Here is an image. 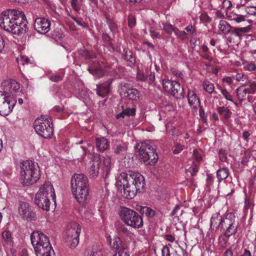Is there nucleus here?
Instances as JSON below:
<instances>
[{
	"label": "nucleus",
	"mask_w": 256,
	"mask_h": 256,
	"mask_svg": "<svg viewBox=\"0 0 256 256\" xmlns=\"http://www.w3.org/2000/svg\"><path fill=\"white\" fill-rule=\"evenodd\" d=\"M145 184L144 177L138 172H122L116 178V186L121 196L127 199H132L141 192Z\"/></svg>",
	"instance_id": "1"
},
{
	"label": "nucleus",
	"mask_w": 256,
	"mask_h": 256,
	"mask_svg": "<svg viewBox=\"0 0 256 256\" xmlns=\"http://www.w3.org/2000/svg\"><path fill=\"white\" fill-rule=\"evenodd\" d=\"M0 28L16 35L24 34L28 30V21L21 10L8 9L0 13Z\"/></svg>",
	"instance_id": "2"
},
{
	"label": "nucleus",
	"mask_w": 256,
	"mask_h": 256,
	"mask_svg": "<svg viewBox=\"0 0 256 256\" xmlns=\"http://www.w3.org/2000/svg\"><path fill=\"white\" fill-rule=\"evenodd\" d=\"M22 91L18 82L13 80L4 81L0 88V114L3 116L10 114L16 100V98L20 94Z\"/></svg>",
	"instance_id": "3"
},
{
	"label": "nucleus",
	"mask_w": 256,
	"mask_h": 256,
	"mask_svg": "<svg viewBox=\"0 0 256 256\" xmlns=\"http://www.w3.org/2000/svg\"><path fill=\"white\" fill-rule=\"evenodd\" d=\"M71 190L76 200L84 204L88 198V182L87 178L82 174H75L71 178Z\"/></svg>",
	"instance_id": "4"
},
{
	"label": "nucleus",
	"mask_w": 256,
	"mask_h": 256,
	"mask_svg": "<svg viewBox=\"0 0 256 256\" xmlns=\"http://www.w3.org/2000/svg\"><path fill=\"white\" fill-rule=\"evenodd\" d=\"M52 198L54 204H56V196L54 189L50 182H45L40 188L35 196V204L40 208L49 211Z\"/></svg>",
	"instance_id": "5"
},
{
	"label": "nucleus",
	"mask_w": 256,
	"mask_h": 256,
	"mask_svg": "<svg viewBox=\"0 0 256 256\" xmlns=\"http://www.w3.org/2000/svg\"><path fill=\"white\" fill-rule=\"evenodd\" d=\"M30 238L36 256H54V251L46 235L39 231H34Z\"/></svg>",
	"instance_id": "6"
},
{
	"label": "nucleus",
	"mask_w": 256,
	"mask_h": 256,
	"mask_svg": "<svg viewBox=\"0 0 256 256\" xmlns=\"http://www.w3.org/2000/svg\"><path fill=\"white\" fill-rule=\"evenodd\" d=\"M40 177V170L37 163L32 160L23 162L20 166V180L23 185L36 183Z\"/></svg>",
	"instance_id": "7"
},
{
	"label": "nucleus",
	"mask_w": 256,
	"mask_h": 256,
	"mask_svg": "<svg viewBox=\"0 0 256 256\" xmlns=\"http://www.w3.org/2000/svg\"><path fill=\"white\" fill-rule=\"evenodd\" d=\"M136 148L140 158L145 163L152 164L157 162L158 155L156 152V146L152 144L150 140L138 143Z\"/></svg>",
	"instance_id": "8"
},
{
	"label": "nucleus",
	"mask_w": 256,
	"mask_h": 256,
	"mask_svg": "<svg viewBox=\"0 0 256 256\" xmlns=\"http://www.w3.org/2000/svg\"><path fill=\"white\" fill-rule=\"evenodd\" d=\"M121 220L128 226L140 228L143 226L142 216L136 211L127 207H122L119 212Z\"/></svg>",
	"instance_id": "9"
},
{
	"label": "nucleus",
	"mask_w": 256,
	"mask_h": 256,
	"mask_svg": "<svg viewBox=\"0 0 256 256\" xmlns=\"http://www.w3.org/2000/svg\"><path fill=\"white\" fill-rule=\"evenodd\" d=\"M36 132L45 138H52L54 130L51 119L44 116L36 120L34 124Z\"/></svg>",
	"instance_id": "10"
},
{
	"label": "nucleus",
	"mask_w": 256,
	"mask_h": 256,
	"mask_svg": "<svg viewBox=\"0 0 256 256\" xmlns=\"http://www.w3.org/2000/svg\"><path fill=\"white\" fill-rule=\"evenodd\" d=\"M81 226L75 222H70L66 227L64 238L67 244L72 248H76L79 243Z\"/></svg>",
	"instance_id": "11"
},
{
	"label": "nucleus",
	"mask_w": 256,
	"mask_h": 256,
	"mask_svg": "<svg viewBox=\"0 0 256 256\" xmlns=\"http://www.w3.org/2000/svg\"><path fill=\"white\" fill-rule=\"evenodd\" d=\"M238 224L235 222V217L234 214H227L222 221V227L226 230L224 235L226 237L236 234L237 230Z\"/></svg>",
	"instance_id": "12"
},
{
	"label": "nucleus",
	"mask_w": 256,
	"mask_h": 256,
	"mask_svg": "<svg viewBox=\"0 0 256 256\" xmlns=\"http://www.w3.org/2000/svg\"><path fill=\"white\" fill-rule=\"evenodd\" d=\"M18 212L24 220L27 221H34L36 219V212L28 202H20V203Z\"/></svg>",
	"instance_id": "13"
},
{
	"label": "nucleus",
	"mask_w": 256,
	"mask_h": 256,
	"mask_svg": "<svg viewBox=\"0 0 256 256\" xmlns=\"http://www.w3.org/2000/svg\"><path fill=\"white\" fill-rule=\"evenodd\" d=\"M120 94L123 98L136 100L138 99L140 92L136 88L129 87L127 84H120L119 88Z\"/></svg>",
	"instance_id": "14"
},
{
	"label": "nucleus",
	"mask_w": 256,
	"mask_h": 256,
	"mask_svg": "<svg viewBox=\"0 0 256 256\" xmlns=\"http://www.w3.org/2000/svg\"><path fill=\"white\" fill-rule=\"evenodd\" d=\"M50 22L44 18H36L34 22V29L39 34H46L50 30Z\"/></svg>",
	"instance_id": "15"
},
{
	"label": "nucleus",
	"mask_w": 256,
	"mask_h": 256,
	"mask_svg": "<svg viewBox=\"0 0 256 256\" xmlns=\"http://www.w3.org/2000/svg\"><path fill=\"white\" fill-rule=\"evenodd\" d=\"M256 92V82H253L250 83V86L246 88L242 86L236 90L237 98L240 100H244L247 94H253Z\"/></svg>",
	"instance_id": "16"
},
{
	"label": "nucleus",
	"mask_w": 256,
	"mask_h": 256,
	"mask_svg": "<svg viewBox=\"0 0 256 256\" xmlns=\"http://www.w3.org/2000/svg\"><path fill=\"white\" fill-rule=\"evenodd\" d=\"M162 84L165 91L173 96L178 94L182 88L180 84L176 81L164 80Z\"/></svg>",
	"instance_id": "17"
},
{
	"label": "nucleus",
	"mask_w": 256,
	"mask_h": 256,
	"mask_svg": "<svg viewBox=\"0 0 256 256\" xmlns=\"http://www.w3.org/2000/svg\"><path fill=\"white\" fill-rule=\"evenodd\" d=\"M100 164V156L98 155L94 156L90 162L88 168L90 174L92 178H95L98 175Z\"/></svg>",
	"instance_id": "18"
},
{
	"label": "nucleus",
	"mask_w": 256,
	"mask_h": 256,
	"mask_svg": "<svg viewBox=\"0 0 256 256\" xmlns=\"http://www.w3.org/2000/svg\"><path fill=\"white\" fill-rule=\"evenodd\" d=\"M88 70L96 78H100L102 77L104 74V71L102 70L100 64L94 62H90Z\"/></svg>",
	"instance_id": "19"
},
{
	"label": "nucleus",
	"mask_w": 256,
	"mask_h": 256,
	"mask_svg": "<svg viewBox=\"0 0 256 256\" xmlns=\"http://www.w3.org/2000/svg\"><path fill=\"white\" fill-rule=\"evenodd\" d=\"M112 79L110 78L106 82L98 86L96 85V91L98 96L102 97H105L110 91V86Z\"/></svg>",
	"instance_id": "20"
},
{
	"label": "nucleus",
	"mask_w": 256,
	"mask_h": 256,
	"mask_svg": "<svg viewBox=\"0 0 256 256\" xmlns=\"http://www.w3.org/2000/svg\"><path fill=\"white\" fill-rule=\"evenodd\" d=\"M188 103L192 108L196 109L200 106V100L194 92L189 90L188 94Z\"/></svg>",
	"instance_id": "21"
},
{
	"label": "nucleus",
	"mask_w": 256,
	"mask_h": 256,
	"mask_svg": "<svg viewBox=\"0 0 256 256\" xmlns=\"http://www.w3.org/2000/svg\"><path fill=\"white\" fill-rule=\"evenodd\" d=\"M222 216L218 213L214 214L210 220V228L212 230H216L220 226L222 227Z\"/></svg>",
	"instance_id": "22"
},
{
	"label": "nucleus",
	"mask_w": 256,
	"mask_h": 256,
	"mask_svg": "<svg viewBox=\"0 0 256 256\" xmlns=\"http://www.w3.org/2000/svg\"><path fill=\"white\" fill-rule=\"evenodd\" d=\"M3 246L6 248H10L13 246L12 234L8 230H4L2 232Z\"/></svg>",
	"instance_id": "23"
},
{
	"label": "nucleus",
	"mask_w": 256,
	"mask_h": 256,
	"mask_svg": "<svg viewBox=\"0 0 256 256\" xmlns=\"http://www.w3.org/2000/svg\"><path fill=\"white\" fill-rule=\"evenodd\" d=\"M96 142L97 148L100 152H104L110 146L107 139L104 137L96 138Z\"/></svg>",
	"instance_id": "24"
},
{
	"label": "nucleus",
	"mask_w": 256,
	"mask_h": 256,
	"mask_svg": "<svg viewBox=\"0 0 256 256\" xmlns=\"http://www.w3.org/2000/svg\"><path fill=\"white\" fill-rule=\"evenodd\" d=\"M218 112L221 119L222 120H226L229 119L231 116L232 112L226 107L220 106L218 108Z\"/></svg>",
	"instance_id": "25"
},
{
	"label": "nucleus",
	"mask_w": 256,
	"mask_h": 256,
	"mask_svg": "<svg viewBox=\"0 0 256 256\" xmlns=\"http://www.w3.org/2000/svg\"><path fill=\"white\" fill-rule=\"evenodd\" d=\"M120 230L133 243L136 244L138 240L137 235L128 230L127 228L122 226Z\"/></svg>",
	"instance_id": "26"
},
{
	"label": "nucleus",
	"mask_w": 256,
	"mask_h": 256,
	"mask_svg": "<svg viewBox=\"0 0 256 256\" xmlns=\"http://www.w3.org/2000/svg\"><path fill=\"white\" fill-rule=\"evenodd\" d=\"M250 28L248 26L243 28H234L231 30V34L236 36L240 38L248 32Z\"/></svg>",
	"instance_id": "27"
},
{
	"label": "nucleus",
	"mask_w": 256,
	"mask_h": 256,
	"mask_svg": "<svg viewBox=\"0 0 256 256\" xmlns=\"http://www.w3.org/2000/svg\"><path fill=\"white\" fill-rule=\"evenodd\" d=\"M107 254L108 253L106 249L100 246H96L92 248L88 256H107Z\"/></svg>",
	"instance_id": "28"
},
{
	"label": "nucleus",
	"mask_w": 256,
	"mask_h": 256,
	"mask_svg": "<svg viewBox=\"0 0 256 256\" xmlns=\"http://www.w3.org/2000/svg\"><path fill=\"white\" fill-rule=\"evenodd\" d=\"M219 30L224 34L229 33L232 28L231 26L226 20H221L218 26Z\"/></svg>",
	"instance_id": "29"
},
{
	"label": "nucleus",
	"mask_w": 256,
	"mask_h": 256,
	"mask_svg": "<svg viewBox=\"0 0 256 256\" xmlns=\"http://www.w3.org/2000/svg\"><path fill=\"white\" fill-rule=\"evenodd\" d=\"M229 20L231 21H234L236 23L239 24L246 20V16L236 13H230L228 16Z\"/></svg>",
	"instance_id": "30"
},
{
	"label": "nucleus",
	"mask_w": 256,
	"mask_h": 256,
	"mask_svg": "<svg viewBox=\"0 0 256 256\" xmlns=\"http://www.w3.org/2000/svg\"><path fill=\"white\" fill-rule=\"evenodd\" d=\"M229 174V170L226 168L218 169L216 172V176L219 182L226 178Z\"/></svg>",
	"instance_id": "31"
},
{
	"label": "nucleus",
	"mask_w": 256,
	"mask_h": 256,
	"mask_svg": "<svg viewBox=\"0 0 256 256\" xmlns=\"http://www.w3.org/2000/svg\"><path fill=\"white\" fill-rule=\"evenodd\" d=\"M136 108H128L123 110L120 114L117 115L116 117L117 118H119L120 117L124 118L125 116H134L136 114Z\"/></svg>",
	"instance_id": "32"
},
{
	"label": "nucleus",
	"mask_w": 256,
	"mask_h": 256,
	"mask_svg": "<svg viewBox=\"0 0 256 256\" xmlns=\"http://www.w3.org/2000/svg\"><path fill=\"white\" fill-rule=\"evenodd\" d=\"M114 256H130L128 246H126L118 248Z\"/></svg>",
	"instance_id": "33"
},
{
	"label": "nucleus",
	"mask_w": 256,
	"mask_h": 256,
	"mask_svg": "<svg viewBox=\"0 0 256 256\" xmlns=\"http://www.w3.org/2000/svg\"><path fill=\"white\" fill-rule=\"evenodd\" d=\"M140 212L148 217H153L155 215L154 211L151 208L147 206H140Z\"/></svg>",
	"instance_id": "34"
},
{
	"label": "nucleus",
	"mask_w": 256,
	"mask_h": 256,
	"mask_svg": "<svg viewBox=\"0 0 256 256\" xmlns=\"http://www.w3.org/2000/svg\"><path fill=\"white\" fill-rule=\"evenodd\" d=\"M111 160L108 156H106L103 160V167L104 170L108 174L110 171L111 168Z\"/></svg>",
	"instance_id": "35"
},
{
	"label": "nucleus",
	"mask_w": 256,
	"mask_h": 256,
	"mask_svg": "<svg viewBox=\"0 0 256 256\" xmlns=\"http://www.w3.org/2000/svg\"><path fill=\"white\" fill-rule=\"evenodd\" d=\"M203 87L205 90L209 94H212L214 89V84L207 80L204 81Z\"/></svg>",
	"instance_id": "36"
},
{
	"label": "nucleus",
	"mask_w": 256,
	"mask_h": 256,
	"mask_svg": "<svg viewBox=\"0 0 256 256\" xmlns=\"http://www.w3.org/2000/svg\"><path fill=\"white\" fill-rule=\"evenodd\" d=\"M16 61L18 64L24 66L26 64H30V59L25 56H20L16 58Z\"/></svg>",
	"instance_id": "37"
},
{
	"label": "nucleus",
	"mask_w": 256,
	"mask_h": 256,
	"mask_svg": "<svg viewBox=\"0 0 256 256\" xmlns=\"http://www.w3.org/2000/svg\"><path fill=\"white\" fill-rule=\"evenodd\" d=\"M220 92L226 100L234 102V104L237 106V103L234 102L232 96L226 90L222 88L220 89Z\"/></svg>",
	"instance_id": "38"
},
{
	"label": "nucleus",
	"mask_w": 256,
	"mask_h": 256,
	"mask_svg": "<svg viewBox=\"0 0 256 256\" xmlns=\"http://www.w3.org/2000/svg\"><path fill=\"white\" fill-rule=\"evenodd\" d=\"M186 172H190V175L194 176L198 171L197 166L192 162V166L188 168H186Z\"/></svg>",
	"instance_id": "39"
},
{
	"label": "nucleus",
	"mask_w": 256,
	"mask_h": 256,
	"mask_svg": "<svg viewBox=\"0 0 256 256\" xmlns=\"http://www.w3.org/2000/svg\"><path fill=\"white\" fill-rule=\"evenodd\" d=\"M233 78L238 82H244L248 80V76L243 73H237L233 76Z\"/></svg>",
	"instance_id": "40"
},
{
	"label": "nucleus",
	"mask_w": 256,
	"mask_h": 256,
	"mask_svg": "<svg viewBox=\"0 0 256 256\" xmlns=\"http://www.w3.org/2000/svg\"><path fill=\"white\" fill-rule=\"evenodd\" d=\"M114 248L115 249V250H116L118 248H120V246H126L124 244H122V240L120 238L117 236H116L114 238Z\"/></svg>",
	"instance_id": "41"
},
{
	"label": "nucleus",
	"mask_w": 256,
	"mask_h": 256,
	"mask_svg": "<svg viewBox=\"0 0 256 256\" xmlns=\"http://www.w3.org/2000/svg\"><path fill=\"white\" fill-rule=\"evenodd\" d=\"M221 4L219 7L220 9L227 10L232 6V2L229 0H220Z\"/></svg>",
	"instance_id": "42"
},
{
	"label": "nucleus",
	"mask_w": 256,
	"mask_h": 256,
	"mask_svg": "<svg viewBox=\"0 0 256 256\" xmlns=\"http://www.w3.org/2000/svg\"><path fill=\"white\" fill-rule=\"evenodd\" d=\"M164 30L168 34H171L174 30V26L170 24L167 22H162Z\"/></svg>",
	"instance_id": "43"
},
{
	"label": "nucleus",
	"mask_w": 256,
	"mask_h": 256,
	"mask_svg": "<svg viewBox=\"0 0 256 256\" xmlns=\"http://www.w3.org/2000/svg\"><path fill=\"white\" fill-rule=\"evenodd\" d=\"M244 68L248 71H253L256 70V65L252 62H246L244 63Z\"/></svg>",
	"instance_id": "44"
},
{
	"label": "nucleus",
	"mask_w": 256,
	"mask_h": 256,
	"mask_svg": "<svg viewBox=\"0 0 256 256\" xmlns=\"http://www.w3.org/2000/svg\"><path fill=\"white\" fill-rule=\"evenodd\" d=\"M246 12L250 16H256V7L248 6L246 8Z\"/></svg>",
	"instance_id": "45"
},
{
	"label": "nucleus",
	"mask_w": 256,
	"mask_h": 256,
	"mask_svg": "<svg viewBox=\"0 0 256 256\" xmlns=\"http://www.w3.org/2000/svg\"><path fill=\"white\" fill-rule=\"evenodd\" d=\"M82 55L86 58H91L95 56L94 54L88 50H84L82 52Z\"/></svg>",
	"instance_id": "46"
},
{
	"label": "nucleus",
	"mask_w": 256,
	"mask_h": 256,
	"mask_svg": "<svg viewBox=\"0 0 256 256\" xmlns=\"http://www.w3.org/2000/svg\"><path fill=\"white\" fill-rule=\"evenodd\" d=\"M136 24V18L132 15H130L128 17V24L130 28H132L135 26Z\"/></svg>",
	"instance_id": "47"
},
{
	"label": "nucleus",
	"mask_w": 256,
	"mask_h": 256,
	"mask_svg": "<svg viewBox=\"0 0 256 256\" xmlns=\"http://www.w3.org/2000/svg\"><path fill=\"white\" fill-rule=\"evenodd\" d=\"M185 148L184 145H182L180 144H176L174 149L173 150V152L174 154H178L182 152Z\"/></svg>",
	"instance_id": "48"
},
{
	"label": "nucleus",
	"mask_w": 256,
	"mask_h": 256,
	"mask_svg": "<svg viewBox=\"0 0 256 256\" xmlns=\"http://www.w3.org/2000/svg\"><path fill=\"white\" fill-rule=\"evenodd\" d=\"M136 78L140 81L146 82V75L144 72L138 70L137 73Z\"/></svg>",
	"instance_id": "49"
},
{
	"label": "nucleus",
	"mask_w": 256,
	"mask_h": 256,
	"mask_svg": "<svg viewBox=\"0 0 256 256\" xmlns=\"http://www.w3.org/2000/svg\"><path fill=\"white\" fill-rule=\"evenodd\" d=\"M174 32L177 36L181 38H184L186 37V33L184 31H180L178 29L174 28Z\"/></svg>",
	"instance_id": "50"
},
{
	"label": "nucleus",
	"mask_w": 256,
	"mask_h": 256,
	"mask_svg": "<svg viewBox=\"0 0 256 256\" xmlns=\"http://www.w3.org/2000/svg\"><path fill=\"white\" fill-rule=\"evenodd\" d=\"M228 238L229 237L226 236L224 234V236H221L220 238V243L222 246L225 247L226 246Z\"/></svg>",
	"instance_id": "51"
},
{
	"label": "nucleus",
	"mask_w": 256,
	"mask_h": 256,
	"mask_svg": "<svg viewBox=\"0 0 256 256\" xmlns=\"http://www.w3.org/2000/svg\"><path fill=\"white\" fill-rule=\"evenodd\" d=\"M155 80V76L154 73L151 72L148 76H146V82L152 84Z\"/></svg>",
	"instance_id": "52"
},
{
	"label": "nucleus",
	"mask_w": 256,
	"mask_h": 256,
	"mask_svg": "<svg viewBox=\"0 0 256 256\" xmlns=\"http://www.w3.org/2000/svg\"><path fill=\"white\" fill-rule=\"evenodd\" d=\"M71 5L72 8L76 12H78L80 10V5L78 3V0L72 1Z\"/></svg>",
	"instance_id": "53"
},
{
	"label": "nucleus",
	"mask_w": 256,
	"mask_h": 256,
	"mask_svg": "<svg viewBox=\"0 0 256 256\" xmlns=\"http://www.w3.org/2000/svg\"><path fill=\"white\" fill-rule=\"evenodd\" d=\"M192 156H193L196 162H200L202 159V156L196 150H193Z\"/></svg>",
	"instance_id": "54"
},
{
	"label": "nucleus",
	"mask_w": 256,
	"mask_h": 256,
	"mask_svg": "<svg viewBox=\"0 0 256 256\" xmlns=\"http://www.w3.org/2000/svg\"><path fill=\"white\" fill-rule=\"evenodd\" d=\"M250 156L249 153L245 152L242 160V163L245 165L249 161Z\"/></svg>",
	"instance_id": "55"
},
{
	"label": "nucleus",
	"mask_w": 256,
	"mask_h": 256,
	"mask_svg": "<svg viewBox=\"0 0 256 256\" xmlns=\"http://www.w3.org/2000/svg\"><path fill=\"white\" fill-rule=\"evenodd\" d=\"M162 256H170V249L168 246H164L162 250Z\"/></svg>",
	"instance_id": "56"
},
{
	"label": "nucleus",
	"mask_w": 256,
	"mask_h": 256,
	"mask_svg": "<svg viewBox=\"0 0 256 256\" xmlns=\"http://www.w3.org/2000/svg\"><path fill=\"white\" fill-rule=\"evenodd\" d=\"M250 133L246 131V130H244V132H243L242 134V137L244 140L246 142H248L250 141Z\"/></svg>",
	"instance_id": "57"
},
{
	"label": "nucleus",
	"mask_w": 256,
	"mask_h": 256,
	"mask_svg": "<svg viewBox=\"0 0 256 256\" xmlns=\"http://www.w3.org/2000/svg\"><path fill=\"white\" fill-rule=\"evenodd\" d=\"M90 0V4L92 10H94L96 8H98V0Z\"/></svg>",
	"instance_id": "58"
},
{
	"label": "nucleus",
	"mask_w": 256,
	"mask_h": 256,
	"mask_svg": "<svg viewBox=\"0 0 256 256\" xmlns=\"http://www.w3.org/2000/svg\"><path fill=\"white\" fill-rule=\"evenodd\" d=\"M50 79L52 82H58L62 80V76L58 74H54L50 78Z\"/></svg>",
	"instance_id": "59"
},
{
	"label": "nucleus",
	"mask_w": 256,
	"mask_h": 256,
	"mask_svg": "<svg viewBox=\"0 0 256 256\" xmlns=\"http://www.w3.org/2000/svg\"><path fill=\"white\" fill-rule=\"evenodd\" d=\"M222 82L226 83L228 85H230L233 83L232 78L230 76H226L222 78Z\"/></svg>",
	"instance_id": "60"
},
{
	"label": "nucleus",
	"mask_w": 256,
	"mask_h": 256,
	"mask_svg": "<svg viewBox=\"0 0 256 256\" xmlns=\"http://www.w3.org/2000/svg\"><path fill=\"white\" fill-rule=\"evenodd\" d=\"M126 150V147L124 146L118 145L114 148V152L116 153H120Z\"/></svg>",
	"instance_id": "61"
},
{
	"label": "nucleus",
	"mask_w": 256,
	"mask_h": 256,
	"mask_svg": "<svg viewBox=\"0 0 256 256\" xmlns=\"http://www.w3.org/2000/svg\"><path fill=\"white\" fill-rule=\"evenodd\" d=\"M4 38L0 34V53L2 52L4 48Z\"/></svg>",
	"instance_id": "62"
},
{
	"label": "nucleus",
	"mask_w": 256,
	"mask_h": 256,
	"mask_svg": "<svg viewBox=\"0 0 256 256\" xmlns=\"http://www.w3.org/2000/svg\"><path fill=\"white\" fill-rule=\"evenodd\" d=\"M165 239L170 242H173L175 240L174 236L171 234H166Z\"/></svg>",
	"instance_id": "63"
},
{
	"label": "nucleus",
	"mask_w": 256,
	"mask_h": 256,
	"mask_svg": "<svg viewBox=\"0 0 256 256\" xmlns=\"http://www.w3.org/2000/svg\"><path fill=\"white\" fill-rule=\"evenodd\" d=\"M180 209V206L178 205H176L174 206V209L172 210V212H170V216H174V215H175L178 211Z\"/></svg>",
	"instance_id": "64"
}]
</instances>
